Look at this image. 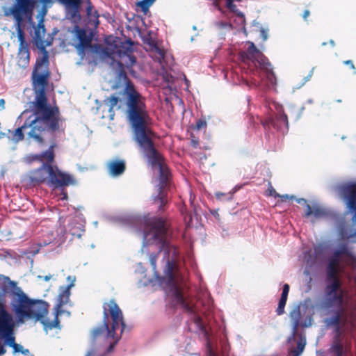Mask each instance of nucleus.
<instances>
[{"mask_svg": "<svg viewBox=\"0 0 356 356\" xmlns=\"http://www.w3.org/2000/svg\"><path fill=\"white\" fill-rule=\"evenodd\" d=\"M305 309L304 306L298 305L290 312L289 317L292 323V332L288 339L289 342L295 339L299 327H309L312 324V316L310 314L306 315L305 312H303Z\"/></svg>", "mask_w": 356, "mask_h": 356, "instance_id": "nucleus-14", "label": "nucleus"}, {"mask_svg": "<svg viewBox=\"0 0 356 356\" xmlns=\"http://www.w3.org/2000/svg\"><path fill=\"white\" fill-rule=\"evenodd\" d=\"M67 280L69 282L67 286H60L58 289V294L54 308V320L50 321L47 318L49 304L47 302L30 298L18 286L17 282L0 274V284L4 287L5 291L9 293L10 309L15 316L17 324L24 323L29 320L35 323L40 322L46 331L58 327V316L65 315L69 317L70 316L67 309L72 307L70 299V290L74 286L76 277L69 275L67 277Z\"/></svg>", "mask_w": 356, "mask_h": 356, "instance_id": "nucleus-2", "label": "nucleus"}, {"mask_svg": "<svg viewBox=\"0 0 356 356\" xmlns=\"http://www.w3.org/2000/svg\"><path fill=\"white\" fill-rule=\"evenodd\" d=\"M193 356H198V355H193Z\"/></svg>", "mask_w": 356, "mask_h": 356, "instance_id": "nucleus-57", "label": "nucleus"}, {"mask_svg": "<svg viewBox=\"0 0 356 356\" xmlns=\"http://www.w3.org/2000/svg\"><path fill=\"white\" fill-rule=\"evenodd\" d=\"M49 163L46 162L45 163V162H42V165L40 168L30 172L29 178L31 182L40 183L47 181L49 184L51 170V165Z\"/></svg>", "mask_w": 356, "mask_h": 356, "instance_id": "nucleus-17", "label": "nucleus"}, {"mask_svg": "<svg viewBox=\"0 0 356 356\" xmlns=\"http://www.w3.org/2000/svg\"><path fill=\"white\" fill-rule=\"evenodd\" d=\"M340 281L330 282L325 289V305L327 307L341 308L343 302V291L340 289Z\"/></svg>", "mask_w": 356, "mask_h": 356, "instance_id": "nucleus-15", "label": "nucleus"}, {"mask_svg": "<svg viewBox=\"0 0 356 356\" xmlns=\"http://www.w3.org/2000/svg\"><path fill=\"white\" fill-rule=\"evenodd\" d=\"M306 345V338L305 336L300 334L297 340L296 346H291L289 349V355L300 356L305 350Z\"/></svg>", "mask_w": 356, "mask_h": 356, "instance_id": "nucleus-25", "label": "nucleus"}, {"mask_svg": "<svg viewBox=\"0 0 356 356\" xmlns=\"http://www.w3.org/2000/svg\"><path fill=\"white\" fill-rule=\"evenodd\" d=\"M340 319H341V315H340L339 312H338L337 313V314L334 315V316H332V317H330L329 318H327L325 320V323L328 326H331V325L332 326H336L337 331H339V322H340Z\"/></svg>", "mask_w": 356, "mask_h": 356, "instance_id": "nucleus-29", "label": "nucleus"}, {"mask_svg": "<svg viewBox=\"0 0 356 356\" xmlns=\"http://www.w3.org/2000/svg\"><path fill=\"white\" fill-rule=\"evenodd\" d=\"M56 124H57V123H56V122H53L51 123V127H52V128H53V129H55V128H56Z\"/></svg>", "mask_w": 356, "mask_h": 356, "instance_id": "nucleus-50", "label": "nucleus"}, {"mask_svg": "<svg viewBox=\"0 0 356 356\" xmlns=\"http://www.w3.org/2000/svg\"><path fill=\"white\" fill-rule=\"evenodd\" d=\"M156 0H142L138 3V6L144 11L148 10V8L153 4Z\"/></svg>", "mask_w": 356, "mask_h": 356, "instance_id": "nucleus-33", "label": "nucleus"}, {"mask_svg": "<svg viewBox=\"0 0 356 356\" xmlns=\"http://www.w3.org/2000/svg\"><path fill=\"white\" fill-rule=\"evenodd\" d=\"M297 202L299 203V204H302V203H305L306 204H307V200L304 198H299V199H297L296 200Z\"/></svg>", "mask_w": 356, "mask_h": 356, "instance_id": "nucleus-45", "label": "nucleus"}, {"mask_svg": "<svg viewBox=\"0 0 356 356\" xmlns=\"http://www.w3.org/2000/svg\"><path fill=\"white\" fill-rule=\"evenodd\" d=\"M305 215L307 218L313 216L315 218H319L325 216L327 215V211L323 207H321L318 204H314L312 206L306 204Z\"/></svg>", "mask_w": 356, "mask_h": 356, "instance_id": "nucleus-22", "label": "nucleus"}, {"mask_svg": "<svg viewBox=\"0 0 356 356\" xmlns=\"http://www.w3.org/2000/svg\"><path fill=\"white\" fill-rule=\"evenodd\" d=\"M245 45L248 46L247 49L239 52L238 58L248 65L254 76L252 84L263 89L270 86L275 87L277 79L271 63L252 42L248 41Z\"/></svg>", "mask_w": 356, "mask_h": 356, "instance_id": "nucleus-6", "label": "nucleus"}, {"mask_svg": "<svg viewBox=\"0 0 356 356\" xmlns=\"http://www.w3.org/2000/svg\"><path fill=\"white\" fill-rule=\"evenodd\" d=\"M194 198H195V197H193V196H192V194H191V195H190V202H191V204H193V200H194Z\"/></svg>", "mask_w": 356, "mask_h": 356, "instance_id": "nucleus-49", "label": "nucleus"}, {"mask_svg": "<svg viewBox=\"0 0 356 356\" xmlns=\"http://www.w3.org/2000/svg\"><path fill=\"white\" fill-rule=\"evenodd\" d=\"M104 102L105 104L109 107L108 111L111 113L113 112V108L118 104L119 98L115 95H111L105 99Z\"/></svg>", "mask_w": 356, "mask_h": 356, "instance_id": "nucleus-30", "label": "nucleus"}, {"mask_svg": "<svg viewBox=\"0 0 356 356\" xmlns=\"http://www.w3.org/2000/svg\"><path fill=\"white\" fill-rule=\"evenodd\" d=\"M33 39L36 45L42 49V56L36 61L35 66L32 74L33 84H34V79L36 76L38 77L39 76H43L45 77V87H47L48 77V72L47 70L48 64V52L45 50V47L50 45V42L44 40L46 29L44 28L43 17L38 20L37 26H33Z\"/></svg>", "mask_w": 356, "mask_h": 356, "instance_id": "nucleus-11", "label": "nucleus"}, {"mask_svg": "<svg viewBox=\"0 0 356 356\" xmlns=\"http://www.w3.org/2000/svg\"><path fill=\"white\" fill-rule=\"evenodd\" d=\"M136 232H139V233H140V232H140V230H138V229H136Z\"/></svg>", "mask_w": 356, "mask_h": 356, "instance_id": "nucleus-56", "label": "nucleus"}, {"mask_svg": "<svg viewBox=\"0 0 356 356\" xmlns=\"http://www.w3.org/2000/svg\"><path fill=\"white\" fill-rule=\"evenodd\" d=\"M4 105H5V101L3 99H0V108L1 109H3L4 108Z\"/></svg>", "mask_w": 356, "mask_h": 356, "instance_id": "nucleus-47", "label": "nucleus"}, {"mask_svg": "<svg viewBox=\"0 0 356 356\" xmlns=\"http://www.w3.org/2000/svg\"><path fill=\"white\" fill-rule=\"evenodd\" d=\"M309 15V11L305 10L303 14V18L307 19V17Z\"/></svg>", "mask_w": 356, "mask_h": 356, "instance_id": "nucleus-48", "label": "nucleus"}, {"mask_svg": "<svg viewBox=\"0 0 356 356\" xmlns=\"http://www.w3.org/2000/svg\"><path fill=\"white\" fill-rule=\"evenodd\" d=\"M61 5H63L67 13L70 15V19L76 22L81 19L79 14V6L81 0H57Z\"/></svg>", "mask_w": 356, "mask_h": 356, "instance_id": "nucleus-18", "label": "nucleus"}, {"mask_svg": "<svg viewBox=\"0 0 356 356\" xmlns=\"http://www.w3.org/2000/svg\"><path fill=\"white\" fill-rule=\"evenodd\" d=\"M240 0H216L215 6L221 12L222 19L213 22L216 31L225 34L232 29L243 31L246 34L245 18L244 14L238 10L234 4Z\"/></svg>", "mask_w": 356, "mask_h": 356, "instance_id": "nucleus-7", "label": "nucleus"}, {"mask_svg": "<svg viewBox=\"0 0 356 356\" xmlns=\"http://www.w3.org/2000/svg\"><path fill=\"white\" fill-rule=\"evenodd\" d=\"M125 93L127 95L126 113L134 140L148 163L159 173V183L156 186L159 194L153 196V200L154 202H159V207H161L165 202L162 189L167 185L169 170L154 146L156 135L149 127L151 118L145 104V98L136 90L134 85L130 82L126 84Z\"/></svg>", "mask_w": 356, "mask_h": 356, "instance_id": "nucleus-3", "label": "nucleus"}, {"mask_svg": "<svg viewBox=\"0 0 356 356\" xmlns=\"http://www.w3.org/2000/svg\"><path fill=\"white\" fill-rule=\"evenodd\" d=\"M352 252L348 249L346 243L340 244L335 250H334L330 259L340 262L341 258L343 256L351 257Z\"/></svg>", "mask_w": 356, "mask_h": 356, "instance_id": "nucleus-24", "label": "nucleus"}, {"mask_svg": "<svg viewBox=\"0 0 356 356\" xmlns=\"http://www.w3.org/2000/svg\"><path fill=\"white\" fill-rule=\"evenodd\" d=\"M260 33H261V36L263 38V40L266 41L268 39V29H265L261 27V29H260Z\"/></svg>", "mask_w": 356, "mask_h": 356, "instance_id": "nucleus-39", "label": "nucleus"}, {"mask_svg": "<svg viewBox=\"0 0 356 356\" xmlns=\"http://www.w3.org/2000/svg\"><path fill=\"white\" fill-rule=\"evenodd\" d=\"M289 291V285L288 284H285L283 286L282 293L281 295V298H284L287 300L288 294Z\"/></svg>", "mask_w": 356, "mask_h": 356, "instance_id": "nucleus-34", "label": "nucleus"}, {"mask_svg": "<svg viewBox=\"0 0 356 356\" xmlns=\"http://www.w3.org/2000/svg\"><path fill=\"white\" fill-rule=\"evenodd\" d=\"M339 262L329 259V263L327 267V275L328 279L330 280V282L336 281H339V279L337 277V266L339 265Z\"/></svg>", "mask_w": 356, "mask_h": 356, "instance_id": "nucleus-26", "label": "nucleus"}, {"mask_svg": "<svg viewBox=\"0 0 356 356\" xmlns=\"http://www.w3.org/2000/svg\"><path fill=\"white\" fill-rule=\"evenodd\" d=\"M54 155L53 147L51 146L47 151L42 154H29L24 157L23 160L25 163H30L34 161L41 162L51 163L54 161Z\"/></svg>", "mask_w": 356, "mask_h": 356, "instance_id": "nucleus-20", "label": "nucleus"}, {"mask_svg": "<svg viewBox=\"0 0 356 356\" xmlns=\"http://www.w3.org/2000/svg\"><path fill=\"white\" fill-rule=\"evenodd\" d=\"M33 88L35 97V101L31 103V110L24 111L17 120L19 124L20 122L24 120L23 124L15 131H9L8 138L15 143L22 140L24 134L27 136L28 139L41 143L42 131L49 126L50 120L58 112L57 108H53L47 105L44 76H36Z\"/></svg>", "mask_w": 356, "mask_h": 356, "instance_id": "nucleus-4", "label": "nucleus"}, {"mask_svg": "<svg viewBox=\"0 0 356 356\" xmlns=\"http://www.w3.org/2000/svg\"><path fill=\"white\" fill-rule=\"evenodd\" d=\"M6 294L9 296V293L5 291L4 287L0 284V339L4 341L5 344L13 348L14 353H21L26 355L29 353V350L15 343V324L17 325L20 324H17L16 321H14L12 314L6 308ZM15 318L16 319L15 317Z\"/></svg>", "mask_w": 356, "mask_h": 356, "instance_id": "nucleus-9", "label": "nucleus"}, {"mask_svg": "<svg viewBox=\"0 0 356 356\" xmlns=\"http://www.w3.org/2000/svg\"><path fill=\"white\" fill-rule=\"evenodd\" d=\"M67 199V194L63 193V197H61V200H66Z\"/></svg>", "mask_w": 356, "mask_h": 356, "instance_id": "nucleus-51", "label": "nucleus"}, {"mask_svg": "<svg viewBox=\"0 0 356 356\" xmlns=\"http://www.w3.org/2000/svg\"><path fill=\"white\" fill-rule=\"evenodd\" d=\"M36 0H15L12 6L34 10Z\"/></svg>", "mask_w": 356, "mask_h": 356, "instance_id": "nucleus-27", "label": "nucleus"}, {"mask_svg": "<svg viewBox=\"0 0 356 356\" xmlns=\"http://www.w3.org/2000/svg\"><path fill=\"white\" fill-rule=\"evenodd\" d=\"M268 193L270 196H280V194H278L272 186H270V188H268Z\"/></svg>", "mask_w": 356, "mask_h": 356, "instance_id": "nucleus-41", "label": "nucleus"}, {"mask_svg": "<svg viewBox=\"0 0 356 356\" xmlns=\"http://www.w3.org/2000/svg\"><path fill=\"white\" fill-rule=\"evenodd\" d=\"M51 243H52L51 239L44 240L43 242H40V243L31 246L29 248L28 253L31 254L32 255H35L39 252L40 248L44 247Z\"/></svg>", "mask_w": 356, "mask_h": 356, "instance_id": "nucleus-28", "label": "nucleus"}, {"mask_svg": "<svg viewBox=\"0 0 356 356\" xmlns=\"http://www.w3.org/2000/svg\"><path fill=\"white\" fill-rule=\"evenodd\" d=\"M314 67H313L311 71L309 72L308 76H307V77L305 78V81H307L310 79V78L312 77V74H313V72H314Z\"/></svg>", "mask_w": 356, "mask_h": 356, "instance_id": "nucleus-44", "label": "nucleus"}, {"mask_svg": "<svg viewBox=\"0 0 356 356\" xmlns=\"http://www.w3.org/2000/svg\"><path fill=\"white\" fill-rule=\"evenodd\" d=\"M2 9L4 16H12L14 19L15 27L17 31L18 40L19 42L17 63L19 66L24 67L29 62V51L24 38V23L26 21L32 23V15L33 10L14 6H3Z\"/></svg>", "mask_w": 356, "mask_h": 356, "instance_id": "nucleus-8", "label": "nucleus"}, {"mask_svg": "<svg viewBox=\"0 0 356 356\" xmlns=\"http://www.w3.org/2000/svg\"><path fill=\"white\" fill-rule=\"evenodd\" d=\"M143 236V253L148 254L151 250H159L157 254L149 256V262L154 270V278L149 280V284L153 286H161L164 290L166 301L171 307H180L187 313L190 330L200 332L207 336V331L196 307L186 293L180 271L181 257L171 241L165 222L159 217H145Z\"/></svg>", "mask_w": 356, "mask_h": 356, "instance_id": "nucleus-1", "label": "nucleus"}, {"mask_svg": "<svg viewBox=\"0 0 356 356\" xmlns=\"http://www.w3.org/2000/svg\"><path fill=\"white\" fill-rule=\"evenodd\" d=\"M209 352H210L211 356H215V355H214V353H212V352H211V347H210V346L209 347Z\"/></svg>", "mask_w": 356, "mask_h": 356, "instance_id": "nucleus-52", "label": "nucleus"}, {"mask_svg": "<svg viewBox=\"0 0 356 356\" xmlns=\"http://www.w3.org/2000/svg\"><path fill=\"white\" fill-rule=\"evenodd\" d=\"M93 11L94 10L92 5L90 1H88L86 7V13L88 17H92Z\"/></svg>", "mask_w": 356, "mask_h": 356, "instance_id": "nucleus-38", "label": "nucleus"}, {"mask_svg": "<svg viewBox=\"0 0 356 356\" xmlns=\"http://www.w3.org/2000/svg\"><path fill=\"white\" fill-rule=\"evenodd\" d=\"M330 43L332 46H334V41H333L332 40H331L330 41Z\"/></svg>", "mask_w": 356, "mask_h": 356, "instance_id": "nucleus-53", "label": "nucleus"}, {"mask_svg": "<svg viewBox=\"0 0 356 356\" xmlns=\"http://www.w3.org/2000/svg\"><path fill=\"white\" fill-rule=\"evenodd\" d=\"M234 192H235V191H233L232 192H229L228 193H221V192H216L215 193V195H216V199L220 200V201H223V200L229 201V200H232L233 193Z\"/></svg>", "mask_w": 356, "mask_h": 356, "instance_id": "nucleus-31", "label": "nucleus"}, {"mask_svg": "<svg viewBox=\"0 0 356 356\" xmlns=\"http://www.w3.org/2000/svg\"><path fill=\"white\" fill-rule=\"evenodd\" d=\"M193 30H196V29H197L196 26H193Z\"/></svg>", "mask_w": 356, "mask_h": 356, "instance_id": "nucleus-54", "label": "nucleus"}, {"mask_svg": "<svg viewBox=\"0 0 356 356\" xmlns=\"http://www.w3.org/2000/svg\"><path fill=\"white\" fill-rule=\"evenodd\" d=\"M325 44H326L325 42H323V44H322V45H323V46L325 45Z\"/></svg>", "mask_w": 356, "mask_h": 356, "instance_id": "nucleus-55", "label": "nucleus"}, {"mask_svg": "<svg viewBox=\"0 0 356 356\" xmlns=\"http://www.w3.org/2000/svg\"><path fill=\"white\" fill-rule=\"evenodd\" d=\"M99 16V15L97 11V10H94L92 12V17H89L90 18L91 20H94V21L95 20L96 21L95 23L97 25L99 24V21H98Z\"/></svg>", "mask_w": 356, "mask_h": 356, "instance_id": "nucleus-40", "label": "nucleus"}, {"mask_svg": "<svg viewBox=\"0 0 356 356\" xmlns=\"http://www.w3.org/2000/svg\"><path fill=\"white\" fill-rule=\"evenodd\" d=\"M113 60L111 63V65L114 67L115 64L118 66L119 76L126 78L124 72V67L129 70L131 73L133 71L131 68L136 64V58L133 55L132 43L130 41H126L113 53Z\"/></svg>", "mask_w": 356, "mask_h": 356, "instance_id": "nucleus-12", "label": "nucleus"}, {"mask_svg": "<svg viewBox=\"0 0 356 356\" xmlns=\"http://www.w3.org/2000/svg\"><path fill=\"white\" fill-rule=\"evenodd\" d=\"M279 197H280L282 199V200L283 201H286V200H289V199H293L294 197L293 196H289V195H280L278 196Z\"/></svg>", "mask_w": 356, "mask_h": 356, "instance_id": "nucleus-42", "label": "nucleus"}, {"mask_svg": "<svg viewBox=\"0 0 356 356\" xmlns=\"http://www.w3.org/2000/svg\"><path fill=\"white\" fill-rule=\"evenodd\" d=\"M73 183L72 177L59 170L58 168L52 167L48 185L54 187H62Z\"/></svg>", "mask_w": 356, "mask_h": 356, "instance_id": "nucleus-16", "label": "nucleus"}, {"mask_svg": "<svg viewBox=\"0 0 356 356\" xmlns=\"http://www.w3.org/2000/svg\"><path fill=\"white\" fill-rule=\"evenodd\" d=\"M109 174L113 177L122 175L125 170V164L122 160L111 161L107 164Z\"/></svg>", "mask_w": 356, "mask_h": 356, "instance_id": "nucleus-23", "label": "nucleus"}, {"mask_svg": "<svg viewBox=\"0 0 356 356\" xmlns=\"http://www.w3.org/2000/svg\"><path fill=\"white\" fill-rule=\"evenodd\" d=\"M338 191L345 200L349 211L354 213L352 221L356 223V182L340 185ZM337 234L341 240L356 243V230L349 229L343 222L337 227Z\"/></svg>", "mask_w": 356, "mask_h": 356, "instance_id": "nucleus-10", "label": "nucleus"}, {"mask_svg": "<svg viewBox=\"0 0 356 356\" xmlns=\"http://www.w3.org/2000/svg\"><path fill=\"white\" fill-rule=\"evenodd\" d=\"M269 106L270 111L275 112L276 116L275 118L270 116L262 121L263 126L265 128L272 126L282 133L287 132L289 122L286 115L284 113L283 106L278 102H272Z\"/></svg>", "mask_w": 356, "mask_h": 356, "instance_id": "nucleus-13", "label": "nucleus"}, {"mask_svg": "<svg viewBox=\"0 0 356 356\" xmlns=\"http://www.w3.org/2000/svg\"><path fill=\"white\" fill-rule=\"evenodd\" d=\"M125 327L123 315L117 303L111 300L104 305V321L91 334L90 349L86 356H105L111 353Z\"/></svg>", "mask_w": 356, "mask_h": 356, "instance_id": "nucleus-5", "label": "nucleus"}, {"mask_svg": "<svg viewBox=\"0 0 356 356\" xmlns=\"http://www.w3.org/2000/svg\"><path fill=\"white\" fill-rule=\"evenodd\" d=\"M207 122L204 120H199L196 123V128L197 130H200L206 128Z\"/></svg>", "mask_w": 356, "mask_h": 356, "instance_id": "nucleus-36", "label": "nucleus"}, {"mask_svg": "<svg viewBox=\"0 0 356 356\" xmlns=\"http://www.w3.org/2000/svg\"><path fill=\"white\" fill-rule=\"evenodd\" d=\"M286 300H286V299L280 298L279 303H278V307L276 310L277 315H282L284 313V307H285V305L286 303Z\"/></svg>", "mask_w": 356, "mask_h": 356, "instance_id": "nucleus-32", "label": "nucleus"}, {"mask_svg": "<svg viewBox=\"0 0 356 356\" xmlns=\"http://www.w3.org/2000/svg\"><path fill=\"white\" fill-rule=\"evenodd\" d=\"M332 349L336 353V356H341L342 347L340 344L333 346Z\"/></svg>", "mask_w": 356, "mask_h": 356, "instance_id": "nucleus-37", "label": "nucleus"}, {"mask_svg": "<svg viewBox=\"0 0 356 356\" xmlns=\"http://www.w3.org/2000/svg\"><path fill=\"white\" fill-rule=\"evenodd\" d=\"M41 3L42 4V9H46L47 8H50L52 6L54 3V0H40Z\"/></svg>", "mask_w": 356, "mask_h": 356, "instance_id": "nucleus-35", "label": "nucleus"}, {"mask_svg": "<svg viewBox=\"0 0 356 356\" xmlns=\"http://www.w3.org/2000/svg\"><path fill=\"white\" fill-rule=\"evenodd\" d=\"M74 30L76 36L79 40V43L76 47L79 51V55L83 56L84 50L90 47L91 39L87 35L86 31L79 28L78 26L74 27Z\"/></svg>", "mask_w": 356, "mask_h": 356, "instance_id": "nucleus-19", "label": "nucleus"}, {"mask_svg": "<svg viewBox=\"0 0 356 356\" xmlns=\"http://www.w3.org/2000/svg\"><path fill=\"white\" fill-rule=\"evenodd\" d=\"M71 234L77 238H81L84 232L85 221L81 216L76 220H73L69 224Z\"/></svg>", "mask_w": 356, "mask_h": 356, "instance_id": "nucleus-21", "label": "nucleus"}, {"mask_svg": "<svg viewBox=\"0 0 356 356\" xmlns=\"http://www.w3.org/2000/svg\"><path fill=\"white\" fill-rule=\"evenodd\" d=\"M344 63H345L346 65H350V67H351L353 69H354V68H355L354 65L353 64V63H352V61H351L350 60H348L345 61V62H344Z\"/></svg>", "mask_w": 356, "mask_h": 356, "instance_id": "nucleus-46", "label": "nucleus"}, {"mask_svg": "<svg viewBox=\"0 0 356 356\" xmlns=\"http://www.w3.org/2000/svg\"><path fill=\"white\" fill-rule=\"evenodd\" d=\"M51 277L52 276L51 275H45V276H40V275H39L38 277L39 279H43L44 281L47 282V281L50 280Z\"/></svg>", "mask_w": 356, "mask_h": 356, "instance_id": "nucleus-43", "label": "nucleus"}]
</instances>
